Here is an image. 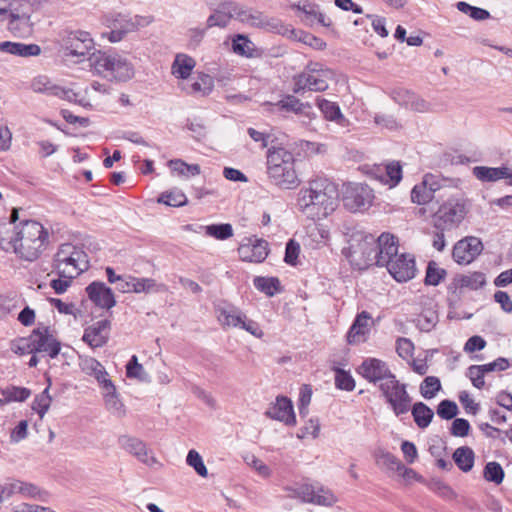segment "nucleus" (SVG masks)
I'll return each instance as SVG.
<instances>
[{
	"mask_svg": "<svg viewBox=\"0 0 512 512\" xmlns=\"http://www.w3.org/2000/svg\"><path fill=\"white\" fill-rule=\"evenodd\" d=\"M169 167L172 171L177 172L183 176H196L200 174V166L198 164H187L186 162L177 159L170 160Z\"/></svg>",
	"mask_w": 512,
	"mask_h": 512,
	"instance_id": "nucleus-56",
	"label": "nucleus"
},
{
	"mask_svg": "<svg viewBox=\"0 0 512 512\" xmlns=\"http://www.w3.org/2000/svg\"><path fill=\"white\" fill-rule=\"evenodd\" d=\"M86 293L89 299L100 308L111 309L116 305L112 289L103 282H92L86 287Z\"/></svg>",
	"mask_w": 512,
	"mask_h": 512,
	"instance_id": "nucleus-27",
	"label": "nucleus"
},
{
	"mask_svg": "<svg viewBox=\"0 0 512 512\" xmlns=\"http://www.w3.org/2000/svg\"><path fill=\"white\" fill-rule=\"evenodd\" d=\"M395 100L401 105L410 108L416 112H428L430 111L431 105L429 102L419 97L413 92L403 90L395 93Z\"/></svg>",
	"mask_w": 512,
	"mask_h": 512,
	"instance_id": "nucleus-35",
	"label": "nucleus"
},
{
	"mask_svg": "<svg viewBox=\"0 0 512 512\" xmlns=\"http://www.w3.org/2000/svg\"><path fill=\"white\" fill-rule=\"evenodd\" d=\"M94 49V40L89 32L76 30L67 33L61 41L60 51L63 57L84 58Z\"/></svg>",
	"mask_w": 512,
	"mask_h": 512,
	"instance_id": "nucleus-13",
	"label": "nucleus"
},
{
	"mask_svg": "<svg viewBox=\"0 0 512 512\" xmlns=\"http://www.w3.org/2000/svg\"><path fill=\"white\" fill-rule=\"evenodd\" d=\"M91 72L108 81L126 82L135 74L133 64L118 53L97 51L89 58Z\"/></svg>",
	"mask_w": 512,
	"mask_h": 512,
	"instance_id": "nucleus-4",
	"label": "nucleus"
},
{
	"mask_svg": "<svg viewBox=\"0 0 512 512\" xmlns=\"http://www.w3.org/2000/svg\"><path fill=\"white\" fill-rule=\"evenodd\" d=\"M385 267L397 282H407L413 279L417 272L415 258L408 253L394 257Z\"/></svg>",
	"mask_w": 512,
	"mask_h": 512,
	"instance_id": "nucleus-18",
	"label": "nucleus"
},
{
	"mask_svg": "<svg viewBox=\"0 0 512 512\" xmlns=\"http://www.w3.org/2000/svg\"><path fill=\"white\" fill-rule=\"evenodd\" d=\"M372 324L373 321L370 313L367 311H362L361 313L357 314L346 335L348 344L358 345L366 342Z\"/></svg>",
	"mask_w": 512,
	"mask_h": 512,
	"instance_id": "nucleus-22",
	"label": "nucleus"
},
{
	"mask_svg": "<svg viewBox=\"0 0 512 512\" xmlns=\"http://www.w3.org/2000/svg\"><path fill=\"white\" fill-rule=\"evenodd\" d=\"M50 384L44 389V391L37 395L33 401L32 409L43 418L44 415L50 408L52 403V397L49 394Z\"/></svg>",
	"mask_w": 512,
	"mask_h": 512,
	"instance_id": "nucleus-53",
	"label": "nucleus"
},
{
	"mask_svg": "<svg viewBox=\"0 0 512 512\" xmlns=\"http://www.w3.org/2000/svg\"><path fill=\"white\" fill-rule=\"evenodd\" d=\"M338 205V187L327 178H316L309 181L297 195L298 211L313 221L326 219L336 211Z\"/></svg>",
	"mask_w": 512,
	"mask_h": 512,
	"instance_id": "nucleus-2",
	"label": "nucleus"
},
{
	"mask_svg": "<svg viewBox=\"0 0 512 512\" xmlns=\"http://www.w3.org/2000/svg\"><path fill=\"white\" fill-rule=\"evenodd\" d=\"M215 314L218 323L223 329L239 328L247 331L251 335L262 338L264 333L259 324L251 320L247 315L235 305L222 301L215 306Z\"/></svg>",
	"mask_w": 512,
	"mask_h": 512,
	"instance_id": "nucleus-8",
	"label": "nucleus"
},
{
	"mask_svg": "<svg viewBox=\"0 0 512 512\" xmlns=\"http://www.w3.org/2000/svg\"><path fill=\"white\" fill-rule=\"evenodd\" d=\"M180 86L187 94L207 96L214 89V79L209 74L199 73L197 77L182 82Z\"/></svg>",
	"mask_w": 512,
	"mask_h": 512,
	"instance_id": "nucleus-29",
	"label": "nucleus"
},
{
	"mask_svg": "<svg viewBox=\"0 0 512 512\" xmlns=\"http://www.w3.org/2000/svg\"><path fill=\"white\" fill-rule=\"evenodd\" d=\"M335 371V386L338 389L352 391L355 389V380L352 375L343 369L333 368Z\"/></svg>",
	"mask_w": 512,
	"mask_h": 512,
	"instance_id": "nucleus-57",
	"label": "nucleus"
},
{
	"mask_svg": "<svg viewBox=\"0 0 512 512\" xmlns=\"http://www.w3.org/2000/svg\"><path fill=\"white\" fill-rule=\"evenodd\" d=\"M357 373L378 389L396 376L386 361L375 357L364 359L357 368Z\"/></svg>",
	"mask_w": 512,
	"mask_h": 512,
	"instance_id": "nucleus-14",
	"label": "nucleus"
},
{
	"mask_svg": "<svg viewBox=\"0 0 512 512\" xmlns=\"http://www.w3.org/2000/svg\"><path fill=\"white\" fill-rule=\"evenodd\" d=\"M110 327L107 319L97 321L85 329L82 340L92 349L103 347L109 339Z\"/></svg>",
	"mask_w": 512,
	"mask_h": 512,
	"instance_id": "nucleus-26",
	"label": "nucleus"
},
{
	"mask_svg": "<svg viewBox=\"0 0 512 512\" xmlns=\"http://www.w3.org/2000/svg\"><path fill=\"white\" fill-rule=\"evenodd\" d=\"M126 376L128 378H136L143 380L145 376V370L142 364L138 362L136 355H133L126 365Z\"/></svg>",
	"mask_w": 512,
	"mask_h": 512,
	"instance_id": "nucleus-63",
	"label": "nucleus"
},
{
	"mask_svg": "<svg viewBox=\"0 0 512 512\" xmlns=\"http://www.w3.org/2000/svg\"><path fill=\"white\" fill-rule=\"evenodd\" d=\"M293 491L303 502L314 505L330 507L338 501L337 496L331 489L319 483H304Z\"/></svg>",
	"mask_w": 512,
	"mask_h": 512,
	"instance_id": "nucleus-16",
	"label": "nucleus"
},
{
	"mask_svg": "<svg viewBox=\"0 0 512 512\" xmlns=\"http://www.w3.org/2000/svg\"><path fill=\"white\" fill-rule=\"evenodd\" d=\"M416 321L417 326L420 328V330L429 332L436 325L438 321V315L435 311L427 310L421 313L417 317Z\"/></svg>",
	"mask_w": 512,
	"mask_h": 512,
	"instance_id": "nucleus-59",
	"label": "nucleus"
},
{
	"mask_svg": "<svg viewBox=\"0 0 512 512\" xmlns=\"http://www.w3.org/2000/svg\"><path fill=\"white\" fill-rule=\"evenodd\" d=\"M312 398V389L310 385L304 384L300 388V395H299V414L300 416H306L308 414V405L311 402Z\"/></svg>",
	"mask_w": 512,
	"mask_h": 512,
	"instance_id": "nucleus-64",
	"label": "nucleus"
},
{
	"mask_svg": "<svg viewBox=\"0 0 512 512\" xmlns=\"http://www.w3.org/2000/svg\"><path fill=\"white\" fill-rule=\"evenodd\" d=\"M106 409L112 414L122 417L125 415V406L112 380L100 386Z\"/></svg>",
	"mask_w": 512,
	"mask_h": 512,
	"instance_id": "nucleus-31",
	"label": "nucleus"
},
{
	"mask_svg": "<svg viewBox=\"0 0 512 512\" xmlns=\"http://www.w3.org/2000/svg\"><path fill=\"white\" fill-rule=\"evenodd\" d=\"M377 463L395 473L398 469H402V462L389 452H382L377 458Z\"/></svg>",
	"mask_w": 512,
	"mask_h": 512,
	"instance_id": "nucleus-61",
	"label": "nucleus"
},
{
	"mask_svg": "<svg viewBox=\"0 0 512 512\" xmlns=\"http://www.w3.org/2000/svg\"><path fill=\"white\" fill-rule=\"evenodd\" d=\"M483 249L477 237H466L459 240L453 247L452 257L458 264H470Z\"/></svg>",
	"mask_w": 512,
	"mask_h": 512,
	"instance_id": "nucleus-19",
	"label": "nucleus"
},
{
	"mask_svg": "<svg viewBox=\"0 0 512 512\" xmlns=\"http://www.w3.org/2000/svg\"><path fill=\"white\" fill-rule=\"evenodd\" d=\"M468 212L466 202L462 198H449L434 215V227L438 230H450L457 227Z\"/></svg>",
	"mask_w": 512,
	"mask_h": 512,
	"instance_id": "nucleus-10",
	"label": "nucleus"
},
{
	"mask_svg": "<svg viewBox=\"0 0 512 512\" xmlns=\"http://www.w3.org/2000/svg\"><path fill=\"white\" fill-rule=\"evenodd\" d=\"M330 237L329 230L323 225H315L310 228L307 235V242L313 248L327 244Z\"/></svg>",
	"mask_w": 512,
	"mask_h": 512,
	"instance_id": "nucleus-44",
	"label": "nucleus"
},
{
	"mask_svg": "<svg viewBox=\"0 0 512 512\" xmlns=\"http://www.w3.org/2000/svg\"><path fill=\"white\" fill-rule=\"evenodd\" d=\"M89 268L88 255L82 247L72 243L61 244L52 260V272L66 278H76Z\"/></svg>",
	"mask_w": 512,
	"mask_h": 512,
	"instance_id": "nucleus-5",
	"label": "nucleus"
},
{
	"mask_svg": "<svg viewBox=\"0 0 512 512\" xmlns=\"http://www.w3.org/2000/svg\"><path fill=\"white\" fill-rule=\"evenodd\" d=\"M232 51L240 56L252 58L255 56L256 49L252 41L243 34H237L232 39Z\"/></svg>",
	"mask_w": 512,
	"mask_h": 512,
	"instance_id": "nucleus-42",
	"label": "nucleus"
},
{
	"mask_svg": "<svg viewBox=\"0 0 512 512\" xmlns=\"http://www.w3.org/2000/svg\"><path fill=\"white\" fill-rule=\"evenodd\" d=\"M0 391L7 404L10 402H23L28 399L31 394L29 389L14 385L3 388Z\"/></svg>",
	"mask_w": 512,
	"mask_h": 512,
	"instance_id": "nucleus-46",
	"label": "nucleus"
},
{
	"mask_svg": "<svg viewBox=\"0 0 512 512\" xmlns=\"http://www.w3.org/2000/svg\"><path fill=\"white\" fill-rule=\"evenodd\" d=\"M253 284L257 290L271 297L281 292L282 287L277 277L257 276L253 280Z\"/></svg>",
	"mask_w": 512,
	"mask_h": 512,
	"instance_id": "nucleus-40",
	"label": "nucleus"
},
{
	"mask_svg": "<svg viewBox=\"0 0 512 512\" xmlns=\"http://www.w3.org/2000/svg\"><path fill=\"white\" fill-rule=\"evenodd\" d=\"M433 179V175H425L423 181L413 187L411 191L413 203L425 205L433 199L434 192L439 189V186L433 182Z\"/></svg>",
	"mask_w": 512,
	"mask_h": 512,
	"instance_id": "nucleus-32",
	"label": "nucleus"
},
{
	"mask_svg": "<svg viewBox=\"0 0 512 512\" xmlns=\"http://www.w3.org/2000/svg\"><path fill=\"white\" fill-rule=\"evenodd\" d=\"M473 175L482 182H494L505 179L509 175L508 167L476 166L472 170Z\"/></svg>",
	"mask_w": 512,
	"mask_h": 512,
	"instance_id": "nucleus-36",
	"label": "nucleus"
},
{
	"mask_svg": "<svg viewBox=\"0 0 512 512\" xmlns=\"http://www.w3.org/2000/svg\"><path fill=\"white\" fill-rule=\"evenodd\" d=\"M205 234L217 240H226L233 236V228L229 223L211 224L204 227Z\"/></svg>",
	"mask_w": 512,
	"mask_h": 512,
	"instance_id": "nucleus-48",
	"label": "nucleus"
},
{
	"mask_svg": "<svg viewBox=\"0 0 512 512\" xmlns=\"http://www.w3.org/2000/svg\"><path fill=\"white\" fill-rule=\"evenodd\" d=\"M266 174L269 183L280 190H294L301 180L293 153L284 147L272 146L266 153Z\"/></svg>",
	"mask_w": 512,
	"mask_h": 512,
	"instance_id": "nucleus-3",
	"label": "nucleus"
},
{
	"mask_svg": "<svg viewBox=\"0 0 512 512\" xmlns=\"http://www.w3.org/2000/svg\"><path fill=\"white\" fill-rule=\"evenodd\" d=\"M32 10L19 11L13 8L8 14V30L16 37H28L33 32V23L31 21Z\"/></svg>",
	"mask_w": 512,
	"mask_h": 512,
	"instance_id": "nucleus-21",
	"label": "nucleus"
},
{
	"mask_svg": "<svg viewBox=\"0 0 512 512\" xmlns=\"http://www.w3.org/2000/svg\"><path fill=\"white\" fill-rule=\"evenodd\" d=\"M379 391L395 416L399 417L410 411L412 397L407 391V385L400 382L396 376L386 384H382Z\"/></svg>",
	"mask_w": 512,
	"mask_h": 512,
	"instance_id": "nucleus-9",
	"label": "nucleus"
},
{
	"mask_svg": "<svg viewBox=\"0 0 512 512\" xmlns=\"http://www.w3.org/2000/svg\"><path fill=\"white\" fill-rule=\"evenodd\" d=\"M371 174L379 182L392 188L402 179V167L399 162H391L385 166H376Z\"/></svg>",
	"mask_w": 512,
	"mask_h": 512,
	"instance_id": "nucleus-30",
	"label": "nucleus"
},
{
	"mask_svg": "<svg viewBox=\"0 0 512 512\" xmlns=\"http://www.w3.org/2000/svg\"><path fill=\"white\" fill-rule=\"evenodd\" d=\"M195 65L196 62L192 57L186 54H178L172 64L171 71L175 77L187 80Z\"/></svg>",
	"mask_w": 512,
	"mask_h": 512,
	"instance_id": "nucleus-37",
	"label": "nucleus"
},
{
	"mask_svg": "<svg viewBox=\"0 0 512 512\" xmlns=\"http://www.w3.org/2000/svg\"><path fill=\"white\" fill-rule=\"evenodd\" d=\"M265 414L269 418L283 422L287 426H294L296 424L292 401L285 396H278Z\"/></svg>",
	"mask_w": 512,
	"mask_h": 512,
	"instance_id": "nucleus-25",
	"label": "nucleus"
},
{
	"mask_svg": "<svg viewBox=\"0 0 512 512\" xmlns=\"http://www.w3.org/2000/svg\"><path fill=\"white\" fill-rule=\"evenodd\" d=\"M19 212L13 208L9 224L0 225V249L21 261L34 262L47 250L50 232L37 220L21 219Z\"/></svg>",
	"mask_w": 512,
	"mask_h": 512,
	"instance_id": "nucleus-1",
	"label": "nucleus"
},
{
	"mask_svg": "<svg viewBox=\"0 0 512 512\" xmlns=\"http://www.w3.org/2000/svg\"><path fill=\"white\" fill-rule=\"evenodd\" d=\"M241 260L253 263H261L268 256V242L263 239L248 238L238 248Z\"/></svg>",
	"mask_w": 512,
	"mask_h": 512,
	"instance_id": "nucleus-24",
	"label": "nucleus"
},
{
	"mask_svg": "<svg viewBox=\"0 0 512 512\" xmlns=\"http://www.w3.org/2000/svg\"><path fill=\"white\" fill-rule=\"evenodd\" d=\"M10 497L16 493L27 497H35L38 494V488L30 483L14 480L8 483Z\"/></svg>",
	"mask_w": 512,
	"mask_h": 512,
	"instance_id": "nucleus-54",
	"label": "nucleus"
},
{
	"mask_svg": "<svg viewBox=\"0 0 512 512\" xmlns=\"http://www.w3.org/2000/svg\"><path fill=\"white\" fill-rule=\"evenodd\" d=\"M374 198V192L367 184L348 182L342 186L344 206L351 212H363L369 209Z\"/></svg>",
	"mask_w": 512,
	"mask_h": 512,
	"instance_id": "nucleus-11",
	"label": "nucleus"
},
{
	"mask_svg": "<svg viewBox=\"0 0 512 512\" xmlns=\"http://www.w3.org/2000/svg\"><path fill=\"white\" fill-rule=\"evenodd\" d=\"M157 202L171 207H180L186 205L187 197L181 190L173 189L163 192Z\"/></svg>",
	"mask_w": 512,
	"mask_h": 512,
	"instance_id": "nucleus-45",
	"label": "nucleus"
},
{
	"mask_svg": "<svg viewBox=\"0 0 512 512\" xmlns=\"http://www.w3.org/2000/svg\"><path fill=\"white\" fill-rule=\"evenodd\" d=\"M486 372L481 365H471L467 368L466 376L471 380L472 385L477 389L485 386L484 375Z\"/></svg>",
	"mask_w": 512,
	"mask_h": 512,
	"instance_id": "nucleus-60",
	"label": "nucleus"
},
{
	"mask_svg": "<svg viewBox=\"0 0 512 512\" xmlns=\"http://www.w3.org/2000/svg\"><path fill=\"white\" fill-rule=\"evenodd\" d=\"M153 22L151 16L128 15L121 13H109L104 16L103 23L110 29L104 36L111 42L117 43L123 40L127 34L136 32Z\"/></svg>",
	"mask_w": 512,
	"mask_h": 512,
	"instance_id": "nucleus-7",
	"label": "nucleus"
},
{
	"mask_svg": "<svg viewBox=\"0 0 512 512\" xmlns=\"http://www.w3.org/2000/svg\"><path fill=\"white\" fill-rule=\"evenodd\" d=\"M274 106L280 111L292 112L308 119L315 116L312 105L309 102H302L294 95L283 96Z\"/></svg>",
	"mask_w": 512,
	"mask_h": 512,
	"instance_id": "nucleus-28",
	"label": "nucleus"
},
{
	"mask_svg": "<svg viewBox=\"0 0 512 512\" xmlns=\"http://www.w3.org/2000/svg\"><path fill=\"white\" fill-rule=\"evenodd\" d=\"M504 476V470L498 462L491 461L485 465L483 477L486 481L499 485L503 482Z\"/></svg>",
	"mask_w": 512,
	"mask_h": 512,
	"instance_id": "nucleus-50",
	"label": "nucleus"
},
{
	"mask_svg": "<svg viewBox=\"0 0 512 512\" xmlns=\"http://www.w3.org/2000/svg\"><path fill=\"white\" fill-rule=\"evenodd\" d=\"M453 460L460 470L469 472L474 466L475 454L472 448L462 446L453 453Z\"/></svg>",
	"mask_w": 512,
	"mask_h": 512,
	"instance_id": "nucleus-39",
	"label": "nucleus"
},
{
	"mask_svg": "<svg viewBox=\"0 0 512 512\" xmlns=\"http://www.w3.org/2000/svg\"><path fill=\"white\" fill-rule=\"evenodd\" d=\"M399 243L395 235L382 233L376 241V265L386 266L390 260L399 256Z\"/></svg>",
	"mask_w": 512,
	"mask_h": 512,
	"instance_id": "nucleus-23",
	"label": "nucleus"
},
{
	"mask_svg": "<svg viewBox=\"0 0 512 512\" xmlns=\"http://www.w3.org/2000/svg\"><path fill=\"white\" fill-rule=\"evenodd\" d=\"M410 410L416 425L420 429H425L430 425L434 412L429 406L423 402H417Z\"/></svg>",
	"mask_w": 512,
	"mask_h": 512,
	"instance_id": "nucleus-38",
	"label": "nucleus"
},
{
	"mask_svg": "<svg viewBox=\"0 0 512 512\" xmlns=\"http://www.w3.org/2000/svg\"><path fill=\"white\" fill-rule=\"evenodd\" d=\"M458 413V406L455 402L450 400H443L437 407V414L440 418L450 420Z\"/></svg>",
	"mask_w": 512,
	"mask_h": 512,
	"instance_id": "nucleus-62",
	"label": "nucleus"
},
{
	"mask_svg": "<svg viewBox=\"0 0 512 512\" xmlns=\"http://www.w3.org/2000/svg\"><path fill=\"white\" fill-rule=\"evenodd\" d=\"M163 284H157L152 278H138L133 276V293H149L164 290Z\"/></svg>",
	"mask_w": 512,
	"mask_h": 512,
	"instance_id": "nucleus-47",
	"label": "nucleus"
},
{
	"mask_svg": "<svg viewBox=\"0 0 512 512\" xmlns=\"http://www.w3.org/2000/svg\"><path fill=\"white\" fill-rule=\"evenodd\" d=\"M316 104L320 111L323 113L325 119L329 121L342 122L345 120L341 113L340 107L336 102L324 98H317Z\"/></svg>",
	"mask_w": 512,
	"mask_h": 512,
	"instance_id": "nucleus-41",
	"label": "nucleus"
},
{
	"mask_svg": "<svg viewBox=\"0 0 512 512\" xmlns=\"http://www.w3.org/2000/svg\"><path fill=\"white\" fill-rule=\"evenodd\" d=\"M446 276V270L439 267V265L431 261L426 268V275L424 283L429 286H437Z\"/></svg>",
	"mask_w": 512,
	"mask_h": 512,
	"instance_id": "nucleus-49",
	"label": "nucleus"
},
{
	"mask_svg": "<svg viewBox=\"0 0 512 512\" xmlns=\"http://www.w3.org/2000/svg\"><path fill=\"white\" fill-rule=\"evenodd\" d=\"M80 369L88 376L95 378L99 386H102L106 381H110L109 375L105 367L95 358L90 356L80 357Z\"/></svg>",
	"mask_w": 512,
	"mask_h": 512,
	"instance_id": "nucleus-33",
	"label": "nucleus"
},
{
	"mask_svg": "<svg viewBox=\"0 0 512 512\" xmlns=\"http://www.w3.org/2000/svg\"><path fill=\"white\" fill-rule=\"evenodd\" d=\"M31 89L35 93L45 94L47 96H54L70 103H76L83 107H91V104L84 98H79V93L70 88H65L53 82L45 75H40L34 78L31 82Z\"/></svg>",
	"mask_w": 512,
	"mask_h": 512,
	"instance_id": "nucleus-12",
	"label": "nucleus"
},
{
	"mask_svg": "<svg viewBox=\"0 0 512 512\" xmlns=\"http://www.w3.org/2000/svg\"><path fill=\"white\" fill-rule=\"evenodd\" d=\"M118 443L122 449L136 457L140 462L148 467L159 464L153 451L149 449L144 441L139 438L123 435L118 439Z\"/></svg>",
	"mask_w": 512,
	"mask_h": 512,
	"instance_id": "nucleus-17",
	"label": "nucleus"
},
{
	"mask_svg": "<svg viewBox=\"0 0 512 512\" xmlns=\"http://www.w3.org/2000/svg\"><path fill=\"white\" fill-rule=\"evenodd\" d=\"M335 72L318 62H309L304 70L293 78L295 94L304 91L323 92L328 89L329 82L334 80Z\"/></svg>",
	"mask_w": 512,
	"mask_h": 512,
	"instance_id": "nucleus-6",
	"label": "nucleus"
},
{
	"mask_svg": "<svg viewBox=\"0 0 512 512\" xmlns=\"http://www.w3.org/2000/svg\"><path fill=\"white\" fill-rule=\"evenodd\" d=\"M420 394L425 399H432L441 389V382L438 377L427 376L420 384Z\"/></svg>",
	"mask_w": 512,
	"mask_h": 512,
	"instance_id": "nucleus-52",
	"label": "nucleus"
},
{
	"mask_svg": "<svg viewBox=\"0 0 512 512\" xmlns=\"http://www.w3.org/2000/svg\"><path fill=\"white\" fill-rule=\"evenodd\" d=\"M186 462L189 466L194 468L198 475L201 477H207L208 470L203 462L201 455L196 450H190L188 452Z\"/></svg>",
	"mask_w": 512,
	"mask_h": 512,
	"instance_id": "nucleus-58",
	"label": "nucleus"
},
{
	"mask_svg": "<svg viewBox=\"0 0 512 512\" xmlns=\"http://www.w3.org/2000/svg\"><path fill=\"white\" fill-rule=\"evenodd\" d=\"M0 52L27 58L40 55L41 48L37 44L3 41L0 42Z\"/></svg>",
	"mask_w": 512,
	"mask_h": 512,
	"instance_id": "nucleus-34",
	"label": "nucleus"
},
{
	"mask_svg": "<svg viewBox=\"0 0 512 512\" xmlns=\"http://www.w3.org/2000/svg\"><path fill=\"white\" fill-rule=\"evenodd\" d=\"M34 344V352L46 353L50 358H55L61 350V343L53 336L49 328H37L31 332Z\"/></svg>",
	"mask_w": 512,
	"mask_h": 512,
	"instance_id": "nucleus-20",
	"label": "nucleus"
},
{
	"mask_svg": "<svg viewBox=\"0 0 512 512\" xmlns=\"http://www.w3.org/2000/svg\"><path fill=\"white\" fill-rule=\"evenodd\" d=\"M34 347L31 334L27 337L14 339L10 343L11 351L19 356L35 354Z\"/></svg>",
	"mask_w": 512,
	"mask_h": 512,
	"instance_id": "nucleus-51",
	"label": "nucleus"
},
{
	"mask_svg": "<svg viewBox=\"0 0 512 512\" xmlns=\"http://www.w3.org/2000/svg\"><path fill=\"white\" fill-rule=\"evenodd\" d=\"M456 7L460 12L469 15L476 21H482L490 18V13L487 10L472 6L464 1H459L456 4Z\"/></svg>",
	"mask_w": 512,
	"mask_h": 512,
	"instance_id": "nucleus-55",
	"label": "nucleus"
},
{
	"mask_svg": "<svg viewBox=\"0 0 512 512\" xmlns=\"http://www.w3.org/2000/svg\"><path fill=\"white\" fill-rule=\"evenodd\" d=\"M346 257L358 267L376 264V242L373 237L359 235L347 248Z\"/></svg>",
	"mask_w": 512,
	"mask_h": 512,
	"instance_id": "nucleus-15",
	"label": "nucleus"
},
{
	"mask_svg": "<svg viewBox=\"0 0 512 512\" xmlns=\"http://www.w3.org/2000/svg\"><path fill=\"white\" fill-rule=\"evenodd\" d=\"M486 284L485 274L482 272H472L466 275H461L457 278V285L459 288L477 290L482 288Z\"/></svg>",
	"mask_w": 512,
	"mask_h": 512,
	"instance_id": "nucleus-43",
	"label": "nucleus"
}]
</instances>
